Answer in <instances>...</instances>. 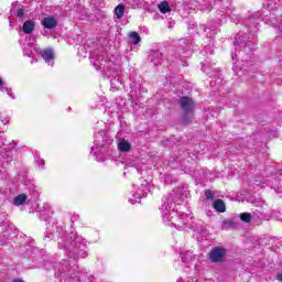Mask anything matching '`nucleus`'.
<instances>
[{"instance_id":"7ed1b4c3","label":"nucleus","mask_w":282,"mask_h":282,"mask_svg":"<svg viewBox=\"0 0 282 282\" xmlns=\"http://www.w3.org/2000/svg\"><path fill=\"white\" fill-rule=\"evenodd\" d=\"M178 105L183 111V122L185 124H191V120H193V113L195 111V100L188 96H183L178 99Z\"/></svg>"},{"instance_id":"1a4fd4ad","label":"nucleus","mask_w":282,"mask_h":282,"mask_svg":"<svg viewBox=\"0 0 282 282\" xmlns=\"http://www.w3.org/2000/svg\"><path fill=\"white\" fill-rule=\"evenodd\" d=\"M148 61L152 63L154 67H158V65H162L164 54H162L160 50H152L149 52Z\"/></svg>"},{"instance_id":"6ab92c4d","label":"nucleus","mask_w":282,"mask_h":282,"mask_svg":"<svg viewBox=\"0 0 282 282\" xmlns=\"http://www.w3.org/2000/svg\"><path fill=\"white\" fill-rule=\"evenodd\" d=\"M159 10L162 14H166V12H171V6L167 1H163L159 4Z\"/></svg>"},{"instance_id":"2eb2a0df","label":"nucleus","mask_w":282,"mask_h":282,"mask_svg":"<svg viewBox=\"0 0 282 282\" xmlns=\"http://www.w3.org/2000/svg\"><path fill=\"white\" fill-rule=\"evenodd\" d=\"M118 149L122 153H127V152L131 151V143H129L127 140H121L118 143Z\"/></svg>"},{"instance_id":"72a5a7b5","label":"nucleus","mask_w":282,"mask_h":282,"mask_svg":"<svg viewBox=\"0 0 282 282\" xmlns=\"http://www.w3.org/2000/svg\"><path fill=\"white\" fill-rule=\"evenodd\" d=\"M186 52H187V55L193 54V51L191 48H187Z\"/></svg>"},{"instance_id":"39448f33","label":"nucleus","mask_w":282,"mask_h":282,"mask_svg":"<svg viewBox=\"0 0 282 282\" xmlns=\"http://www.w3.org/2000/svg\"><path fill=\"white\" fill-rule=\"evenodd\" d=\"M90 63L94 65L95 69L100 70L107 67V53L104 51H97L90 56Z\"/></svg>"},{"instance_id":"c9c22d12","label":"nucleus","mask_w":282,"mask_h":282,"mask_svg":"<svg viewBox=\"0 0 282 282\" xmlns=\"http://www.w3.org/2000/svg\"><path fill=\"white\" fill-rule=\"evenodd\" d=\"M110 83H111V85H115L116 79H111Z\"/></svg>"},{"instance_id":"58836bf2","label":"nucleus","mask_w":282,"mask_h":282,"mask_svg":"<svg viewBox=\"0 0 282 282\" xmlns=\"http://www.w3.org/2000/svg\"><path fill=\"white\" fill-rule=\"evenodd\" d=\"M1 147H3V141H0V149H1Z\"/></svg>"},{"instance_id":"f8f14e48","label":"nucleus","mask_w":282,"mask_h":282,"mask_svg":"<svg viewBox=\"0 0 282 282\" xmlns=\"http://www.w3.org/2000/svg\"><path fill=\"white\" fill-rule=\"evenodd\" d=\"M199 28L203 30V32L207 33L208 39H213V36L217 34V26H207L206 24H200Z\"/></svg>"},{"instance_id":"a211bd4d","label":"nucleus","mask_w":282,"mask_h":282,"mask_svg":"<svg viewBox=\"0 0 282 282\" xmlns=\"http://www.w3.org/2000/svg\"><path fill=\"white\" fill-rule=\"evenodd\" d=\"M124 4H118L116 8H115V14L117 17V19H122V17H124Z\"/></svg>"},{"instance_id":"dca6fc26","label":"nucleus","mask_w":282,"mask_h":282,"mask_svg":"<svg viewBox=\"0 0 282 282\" xmlns=\"http://www.w3.org/2000/svg\"><path fill=\"white\" fill-rule=\"evenodd\" d=\"M142 39L140 37V34L138 32H131L129 35V43L130 45H138Z\"/></svg>"},{"instance_id":"4be33fe9","label":"nucleus","mask_w":282,"mask_h":282,"mask_svg":"<svg viewBox=\"0 0 282 282\" xmlns=\"http://www.w3.org/2000/svg\"><path fill=\"white\" fill-rule=\"evenodd\" d=\"M15 17H18L19 21L23 23V19L25 17V10L23 9L15 10Z\"/></svg>"},{"instance_id":"cd10ccee","label":"nucleus","mask_w":282,"mask_h":282,"mask_svg":"<svg viewBox=\"0 0 282 282\" xmlns=\"http://www.w3.org/2000/svg\"><path fill=\"white\" fill-rule=\"evenodd\" d=\"M205 197H206V199H215V192H213V191H206L205 192Z\"/></svg>"},{"instance_id":"0eeeda50","label":"nucleus","mask_w":282,"mask_h":282,"mask_svg":"<svg viewBox=\"0 0 282 282\" xmlns=\"http://www.w3.org/2000/svg\"><path fill=\"white\" fill-rule=\"evenodd\" d=\"M94 144L95 147L91 148V151H94V149H105L107 144H111L107 131L100 130L98 133H96Z\"/></svg>"},{"instance_id":"4468645a","label":"nucleus","mask_w":282,"mask_h":282,"mask_svg":"<svg viewBox=\"0 0 282 282\" xmlns=\"http://www.w3.org/2000/svg\"><path fill=\"white\" fill-rule=\"evenodd\" d=\"M214 208L216 213H226V203L223 199H216L214 202Z\"/></svg>"},{"instance_id":"2f4dec72","label":"nucleus","mask_w":282,"mask_h":282,"mask_svg":"<svg viewBox=\"0 0 282 282\" xmlns=\"http://www.w3.org/2000/svg\"><path fill=\"white\" fill-rule=\"evenodd\" d=\"M3 85H6V82H3V79L0 77V87H3Z\"/></svg>"},{"instance_id":"c756f323","label":"nucleus","mask_w":282,"mask_h":282,"mask_svg":"<svg viewBox=\"0 0 282 282\" xmlns=\"http://www.w3.org/2000/svg\"><path fill=\"white\" fill-rule=\"evenodd\" d=\"M9 23H10V29L14 30V22L12 21V15L9 17Z\"/></svg>"},{"instance_id":"6e6552de","label":"nucleus","mask_w":282,"mask_h":282,"mask_svg":"<svg viewBox=\"0 0 282 282\" xmlns=\"http://www.w3.org/2000/svg\"><path fill=\"white\" fill-rule=\"evenodd\" d=\"M226 249L221 247H214L209 252V260L212 263H221L226 259Z\"/></svg>"},{"instance_id":"393cba45","label":"nucleus","mask_w":282,"mask_h":282,"mask_svg":"<svg viewBox=\"0 0 282 282\" xmlns=\"http://www.w3.org/2000/svg\"><path fill=\"white\" fill-rule=\"evenodd\" d=\"M34 162L37 166H45V160L41 159L39 154H35Z\"/></svg>"},{"instance_id":"f03ea898","label":"nucleus","mask_w":282,"mask_h":282,"mask_svg":"<svg viewBox=\"0 0 282 282\" xmlns=\"http://www.w3.org/2000/svg\"><path fill=\"white\" fill-rule=\"evenodd\" d=\"M245 24L247 25V33L245 31H240L236 36L234 41V45L236 47H242L237 53H235L231 58L235 61L237 58L238 61H241L242 67L239 68V66L234 65L232 72L236 74V76H241L245 72L247 74H254V54L252 50V45H257V32H259V22L257 21V18L254 15H251L248 20L245 21Z\"/></svg>"},{"instance_id":"ddd939ff","label":"nucleus","mask_w":282,"mask_h":282,"mask_svg":"<svg viewBox=\"0 0 282 282\" xmlns=\"http://www.w3.org/2000/svg\"><path fill=\"white\" fill-rule=\"evenodd\" d=\"M41 56L50 65L54 61V51L52 48L44 50L41 52Z\"/></svg>"},{"instance_id":"4c0bfd02","label":"nucleus","mask_w":282,"mask_h":282,"mask_svg":"<svg viewBox=\"0 0 282 282\" xmlns=\"http://www.w3.org/2000/svg\"><path fill=\"white\" fill-rule=\"evenodd\" d=\"M24 55H25V56H30V53H28V52L24 51Z\"/></svg>"},{"instance_id":"473e14b6","label":"nucleus","mask_w":282,"mask_h":282,"mask_svg":"<svg viewBox=\"0 0 282 282\" xmlns=\"http://www.w3.org/2000/svg\"><path fill=\"white\" fill-rule=\"evenodd\" d=\"M76 219H78V216H73V217L70 218V221H76Z\"/></svg>"},{"instance_id":"bb28decb","label":"nucleus","mask_w":282,"mask_h":282,"mask_svg":"<svg viewBox=\"0 0 282 282\" xmlns=\"http://www.w3.org/2000/svg\"><path fill=\"white\" fill-rule=\"evenodd\" d=\"M235 226V221L228 219L223 221V228H232Z\"/></svg>"},{"instance_id":"c85d7f7f","label":"nucleus","mask_w":282,"mask_h":282,"mask_svg":"<svg viewBox=\"0 0 282 282\" xmlns=\"http://www.w3.org/2000/svg\"><path fill=\"white\" fill-rule=\"evenodd\" d=\"M106 76H108V78H116V76H118V73H113V68H110L106 72Z\"/></svg>"},{"instance_id":"a878e982","label":"nucleus","mask_w":282,"mask_h":282,"mask_svg":"<svg viewBox=\"0 0 282 282\" xmlns=\"http://www.w3.org/2000/svg\"><path fill=\"white\" fill-rule=\"evenodd\" d=\"M198 10H200V12H210L213 10V6H210V4H200Z\"/></svg>"},{"instance_id":"f3484780","label":"nucleus","mask_w":282,"mask_h":282,"mask_svg":"<svg viewBox=\"0 0 282 282\" xmlns=\"http://www.w3.org/2000/svg\"><path fill=\"white\" fill-rule=\"evenodd\" d=\"M28 199V196L25 194H20L18 196H15V198L13 199V204L14 206H23V204H25Z\"/></svg>"},{"instance_id":"f257e3e1","label":"nucleus","mask_w":282,"mask_h":282,"mask_svg":"<svg viewBox=\"0 0 282 282\" xmlns=\"http://www.w3.org/2000/svg\"><path fill=\"white\" fill-rule=\"evenodd\" d=\"M57 248L64 250L68 257L57 264V272L64 276H69L73 281H80L76 262L87 257V242L83 236H77L74 232L67 234L62 227H57Z\"/></svg>"},{"instance_id":"ea45409f","label":"nucleus","mask_w":282,"mask_h":282,"mask_svg":"<svg viewBox=\"0 0 282 282\" xmlns=\"http://www.w3.org/2000/svg\"><path fill=\"white\" fill-rule=\"evenodd\" d=\"M180 43H184V40H180Z\"/></svg>"},{"instance_id":"7c9ffc66","label":"nucleus","mask_w":282,"mask_h":282,"mask_svg":"<svg viewBox=\"0 0 282 282\" xmlns=\"http://www.w3.org/2000/svg\"><path fill=\"white\" fill-rule=\"evenodd\" d=\"M177 282H182V279L177 280ZM186 282H198L197 280H193L192 278H188Z\"/></svg>"},{"instance_id":"5701e85b","label":"nucleus","mask_w":282,"mask_h":282,"mask_svg":"<svg viewBox=\"0 0 282 282\" xmlns=\"http://www.w3.org/2000/svg\"><path fill=\"white\" fill-rule=\"evenodd\" d=\"M202 69L203 72H205V74H207L208 76L213 77V75L210 74V72H208V67H210V63H208V61H205L204 63H202Z\"/></svg>"},{"instance_id":"b1692460","label":"nucleus","mask_w":282,"mask_h":282,"mask_svg":"<svg viewBox=\"0 0 282 282\" xmlns=\"http://www.w3.org/2000/svg\"><path fill=\"white\" fill-rule=\"evenodd\" d=\"M0 91H2L3 94H8V96H10V98H12L14 100V94L12 93L11 88L8 87H1Z\"/></svg>"},{"instance_id":"9d476101","label":"nucleus","mask_w":282,"mask_h":282,"mask_svg":"<svg viewBox=\"0 0 282 282\" xmlns=\"http://www.w3.org/2000/svg\"><path fill=\"white\" fill-rule=\"evenodd\" d=\"M41 23L45 30H55V28L58 25V20L51 15L42 19Z\"/></svg>"},{"instance_id":"e433bc0d","label":"nucleus","mask_w":282,"mask_h":282,"mask_svg":"<svg viewBox=\"0 0 282 282\" xmlns=\"http://www.w3.org/2000/svg\"><path fill=\"white\" fill-rule=\"evenodd\" d=\"M96 160H97V162H102V160H101V159H98V156H96Z\"/></svg>"},{"instance_id":"9b49d317","label":"nucleus","mask_w":282,"mask_h":282,"mask_svg":"<svg viewBox=\"0 0 282 282\" xmlns=\"http://www.w3.org/2000/svg\"><path fill=\"white\" fill-rule=\"evenodd\" d=\"M34 28H36V23L32 20H28L22 25V32H24V34H32L34 32Z\"/></svg>"},{"instance_id":"412c9836","label":"nucleus","mask_w":282,"mask_h":282,"mask_svg":"<svg viewBox=\"0 0 282 282\" xmlns=\"http://www.w3.org/2000/svg\"><path fill=\"white\" fill-rule=\"evenodd\" d=\"M191 260L192 258L188 251L181 253V261H183V263H189Z\"/></svg>"},{"instance_id":"423d86ee","label":"nucleus","mask_w":282,"mask_h":282,"mask_svg":"<svg viewBox=\"0 0 282 282\" xmlns=\"http://www.w3.org/2000/svg\"><path fill=\"white\" fill-rule=\"evenodd\" d=\"M153 191V186L148 183V181H144V183L141 184L139 191L133 195V198H130V204H140L141 197H145Z\"/></svg>"},{"instance_id":"f704fd0d","label":"nucleus","mask_w":282,"mask_h":282,"mask_svg":"<svg viewBox=\"0 0 282 282\" xmlns=\"http://www.w3.org/2000/svg\"><path fill=\"white\" fill-rule=\"evenodd\" d=\"M11 147L14 149V147H17V142L12 141Z\"/></svg>"},{"instance_id":"20e7f679","label":"nucleus","mask_w":282,"mask_h":282,"mask_svg":"<svg viewBox=\"0 0 282 282\" xmlns=\"http://www.w3.org/2000/svg\"><path fill=\"white\" fill-rule=\"evenodd\" d=\"M162 202L163 204L160 207V210H162L163 213V219L165 221H169L171 217V212L175 210V208H173V204H177V193L174 192L165 195Z\"/></svg>"},{"instance_id":"aec40b11","label":"nucleus","mask_w":282,"mask_h":282,"mask_svg":"<svg viewBox=\"0 0 282 282\" xmlns=\"http://www.w3.org/2000/svg\"><path fill=\"white\" fill-rule=\"evenodd\" d=\"M240 219L245 224H250V221H252V214H250V213H242V214H240Z\"/></svg>"}]
</instances>
